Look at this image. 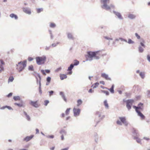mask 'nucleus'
I'll list each match as a JSON object with an SVG mask.
<instances>
[{"label": "nucleus", "mask_w": 150, "mask_h": 150, "mask_svg": "<svg viewBox=\"0 0 150 150\" xmlns=\"http://www.w3.org/2000/svg\"><path fill=\"white\" fill-rule=\"evenodd\" d=\"M94 57L96 59H98L100 58V57L98 56H96V55Z\"/></svg>", "instance_id": "60"}, {"label": "nucleus", "mask_w": 150, "mask_h": 150, "mask_svg": "<svg viewBox=\"0 0 150 150\" xmlns=\"http://www.w3.org/2000/svg\"><path fill=\"white\" fill-rule=\"evenodd\" d=\"M114 85L112 84L111 86V88L110 89H108L110 91L111 93H114Z\"/></svg>", "instance_id": "26"}, {"label": "nucleus", "mask_w": 150, "mask_h": 150, "mask_svg": "<svg viewBox=\"0 0 150 150\" xmlns=\"http://www.w3.org/2000/svg\"><path fill=\"white\" fill-rule=\"evenodd\" d=\"M45 72L47 73H50V70L48 69H46L45 70Z\"/></svg>", "instance_id": "61"}, {"label": "nucleus", "mask_w": 150, "mask_h": 150, "mask_svg": "<svg viewBox=\"0 0 150 150\" xmlns=\"http://www.w3.org/2000/svg\"><path fill=\"white\" fill-rule=\"evenodd\" d=\"M28 70L30 71H34L33 67L32 65H31L28 67Z\"/></svg>", "instance_id": "40"}, {"label": "nucleus", "mask_w": 150, "mask_h": 150, "mask_svg": "<svg viewBox=\"0 0 150 150\" xmlns=\"http://www.w3.org/2000/svg\"><path fill=\"white\" fill-rule=\"evenodd\" d=\"M135 17V16L133 14H129L128 16V18L131 19H133Z\"/></svg>", "instance_id": "27"}, {"label": "nucleus", "mask_w": 150, "mask_h": 150, "mask_svg": "<svg viewBox=\"0 0 150 150\" xmlns=\"http://www.w3.org/2000/svg\"><path fill=\"white\" fill-rule=\"evenodd\" d=\"M99 85V83L98 82H96L94 83V84L92 86V87L94 85L93 87V88H95L97 87Z\"/></svg>", "instance_id": "38"}, {"label": "nucleus", "mask_w": 150, "mask_h": 150, "mask_svg": "<svg viewBox=\"0 0 150 150\" xmlns=\"http://www.w3.org/2000/svg\"><path fill=\"white\" fill-rule=\"evenodd\" d=\"M55 26V24L53 23H51L50 25V27L51 28H54Z\"/></svg>", "instance_id": "41"}, {"label": "nucleus", "mask_w": 150, "mask_h": 150, "mask_svg": "<svg viewBox=\"0 0 150 150\" xmlns=\"http://www.w3.org/2000/svg\"><path fill=\"white\" fill-rule=\"evenodd\" d=\"M14 80V78L13 76L10 77L8 79V81L9 82H12Z\"/></svg>", "instance_id": "44"}, {"label": "nucleus", "mask_w": 150, "mask_h": 150, "mask_svg": "<svg viewBox=\"0 0 150 150\" xmlns=\"http://www.w3.org/2000/svg\"><path fill=\"white\" fill-rule=\"evenodd\" d=\"M98 51L91 52L88 51L87 52V54L86 55L85 57L86 58V61H91L93 60V58L97 55V54L98 53Z\"/></svg>", "instance_id": "2"}, {"label": "nucleus", "mask_w": 150, "mask_h": 150, "mask_svg": "<svg viewBox=\"0 0 150 150\" xmlns=\"http://www.w3.org/2000/svg\"><path fill=\"white\" fill-rule=\"evenodd\" d=\"M23 113L25 116L27 120L28 121H30V117L28 115L27 113L25 111H23Z\"/></svg>", "instance_id": "22"}, {"label": "nucleus", "mask_w": 150, "mask_h": 150, "mask_svg": "<svg viewBox=\"0 0 150 150\" xmlns=\"http://www.w3.org/2000/svg\"><path fill=\"white\" fill-rule=\"evenodd\" d=\"M60 133L61 134H64L66 135L67 134V132L64 129H62L60 132Z\"/></svg>", "instance_id": "32"}, {"label": "nucleus", "mask_w": 150, "mask_h": 150, "mask_svg": "<svg viewBox=\"0 0 150 150\" xmlns=\"http://www.w3.org/2000/svg\"><path fill=\"white\" fill-rule=\"evenodd\" d=\"M127 42L129 44H133L134 43V41H132L131 39H129L128 40V42Z\"/></svg>", "instance_id": "42"}, {"label": "nucleus", "mask_w": 150, "mask_h": 150, "mask_svg": "<svg viewBox=\"0 0 150 150\" xmlns=\"http://www.w3.org/2000/svg\"><path fill=\"white\" fill-rule=\"evenodd\" d=\"M147 58L148 60L150 62V56L149 55H148Z\"/></svg>", "instance_id": "57"}, {"label": "nucleus", "mask_w": 150, "mask_h": 150, "mask_svg": "<svg viewBox=\"0 0 150 150\" xmlns=\"http://www.w3.org/2000/svg\"><path fill=\"white\" fill-rule=\"evenodd\" d=\"M143 104L141 103H140L138 104L137 106L135 105L133 106V108L135 109L136 112L137 113L138 116L142 119L145 118V116L139 110H143Z\"/></svg>", "instance_id": "1"}, {"label": "nucleus", "mask_w": 150, "mask_h": 150, "mask_svg": "<svg viewBox=\"0 0 150 150\" xmlns=\"http://www.w3.org/2000/svg\"><path fill=\"white\" fill-rule=\"evenodd\" d=\"M67 38L69 40H73L74 39V37L72 33L70 32H67L66 33Z\"/></svg>", "instance_id": "13"}, {"label": "nucleus", "mask_w": 150, "mask_h": 150, "mask_svg": "<svg viewBox=\"0 0 150 150\" xmlns=\"http://www.w3.org/2000/svg\"><path fill=\"white\" fill-rule=\"evenodd\" d=\"M10 16L12 18H14L16 20H17L18 18L17 16L14 13H11L10 14Z\"/></svg>", "instance_id": "23"}, {"label": "nucleus", "mask_w": 150, "mask_h": 150, "mask_svg": "<svg viewBox=\"0 0 150 150\" xmlns=\"http://www.w3.org/2000/svg\"><path fill=\"white\" fill-rule=\"evenodd\" d=\"M14 104L20 107H24L25 106V105L23 103V102L22 101H21L20 103H15Z\"/></svg>", "instance_id": "17"}, {"label": "nucleus", "mask_w": 150, "mask_h": 150, "mask_svg": "<svg viewBox=\"0 0 150 150\" xmlns=\"http://www.w3.org/2000/svg\"><path fill=\"white\" fill-rule=\"evenodd\" d=\"M132 130V136L134 137V138L139 136V135L137 130L135 128H133Z\"/></svg>", "instance_id": "9"}, {"label": "nucleus", "mask_w": 150, "mask_h": 150, "mask_svg": "<svg viewBox=\"0 0 150 150\" xmlns=\"http://www.w3.org/2000/svg\"><path fill=\"white\" fill-rule=\"evenodd\" d=\"M104 105L106 109H108L109 108V105L108 103H107V100H105L104 101Z\"/></svg>", "instance_id": "28"}, {"label": "nucleus", "mask_w": 150, "mask_h": 150, "mask_svg": "<svg viewBox=\"0 0 150 150\" xmlns=\"http://www.w3.org/2000/svg\"><path fill=\"white\" fill-rule=\"evenodd\" d=\"M39 91L40 94H41L42 93V92L41 90V83L40 82L39 83Z\"/></svg>", "instance_id": "29"}, {"label": "nucleus", "mask_w": 150, "mask_h": 150, "mask_svg": "<svg viewBox=\"0 0 150 150\" xmlns=\"http://www.w3.org/2000/svg\"><path fill=\"white\" fill-rule=\"evenodd\" d=\"M109 0H101V2L103 4V5L101 6L102 8L106 10H109L110 9V6L107 5V1H109Z\"/></svg>", "instance_id": "7"}, {"label": "nucleus", "mask_w": 150, "mask_h": 150, "mask_svg": "<svg viewBox=\"0 0 150 150\" xmlns=\"http://www.w3.org/2000/svg\"><path fill=\"white\" fill-rule=\"evenodd\" d=\"M13 99L15 101L20 100L21 99L20 98L19 96H14Z\"/></svg>", "instance_id": "31"}, {"label": "nucleus", "mask_w": 150, "mask_h": 150, "mask_svg": "<svg viewBox=\"0 0 150 150\" xmlns=\"http://www.w3.org/2000/svg\"><path fill=\"white\" fill-rule=\"evenodd\" d=\"M140 45H141V46L142 47H143L145 48V45H144V44L142 42H141L140 43Z\"/></svg>", "instance_id": "58"}, {"label": "nucleus", "mask_w": 150, "mask_h": 150, "mask_svg": "<svg viewBox=\"0 0 150 150\" xmlns=\"http://www.w3.org/2000/svg\"><path fill=\"white\" fill-rule=\"evenodd\" d=\"M26 60H24L22 63V62L21 61L18 63V64H16V66L17 67L16 68L17 70H18L19 72L22 71L25 68L26 66Z\"/></svg>", "instance_id": "3"}, {"label": "nucleus", "mask_w": 150, "mask_h": 150, "mask_svg": "<svg viewBox=\"0 0 150 150\" xmlns=\"http://www.w3.org/2000/svg\"><path fill=\"white\" fill-rule=\"evenodd\" d=\"M23 11L26 14H30L31 12L30 9L28 7H23L22 8Z\"/></svg>", "instance_id": "11"}, {"label": "nucleus", "mask_w": 150, "mask_h": 150, "mask_svg": "<svg viewBox=\"0 0 150 150\" xmlns=\"http://www.w3.org/2000/svg\"><path fill=\"white\" fill-rule=\"evenodd\" d=\"M94 137H95V141L96 142H97L98 138V136L97 133H95L94 135Z\"/></svg>", "instance_id": "30"}, {"label": "nucleus", "mask_w": 150, "mask_h": 150, "mask_svg": "<svg viewBox=\"0 0 150 150\" xmlns=\"http://www.w3.org/2000/svg\"><path fill=\"white\" fill-rule=\"evenodd\" d=\"M139 75L142 79H144L145 77V74L144 72H140L139 73Z\"/></svg>", "instance_id": "35"}, {"label": "nucleus", "mask_w": 150, "mask_h": 150, "mask_svg": "<svg viewBox=\"0 0 150 150\" xmlns=\"http://www.w3.org/2000/svg\"><path fill=\"white\" fill-rule=\"evenodd\" d=\"M68 149H69V148L67 147V148H65L62 149H61V150H68Z\"/></svg>", "instance_id": "64"}, {"label": "nucleus", "mask_w": 150, "mask_h": 150, "mask_svg": "<svg viewBox=\"0 0 150 150\" xmlns=\"http://www.w3.org/2000/svg\"><path fill=\"white\" fill-rule=\"evenodd\" d=\"M12 93H10L7 95V96L9 98L12 96Z\"/></svg>", "instance_id": "55"}, {"label": "nucleus", "mask_w": 150, "mask_h": 150, "mask_svg": "<svg viewBox=\"0 0 150 150\" xmlns=\"http://www.w3.org/2000/svg\"><path fill=\"white\" fill-rule=\"evenodd\" d=\"M30 104L32 106L35 108H37L38 107L37 101H31L30 102Z\"/></svg>", "instance_id": "14"}, {"label": "nucleus", "mask_w": 150, "mask_h": 150, "mask_svg": "<svg viewBox=\"0 0 150 150\" xmlns=\"http://www.w3.org/2000/svg\"><path fill=\"white\" fill-rule=\"evenodd\" d=\"M124 102L126 103V107L128 110H130L131 108V105L134 102V100L133 99H129L126 100L125 99L123 100Z\"/></svg>", "instance_id": "6"}, {"label": "nucleus", "mask_w": 150, "mask_h": 150, "mask_svg": "<svg viewBox=\"0 0 150 150\" xmlns=\"http://www.w3.org/2000/svg\"><path fill=\"white\" fill-rule=\"evenodd\" d=\"M59 42H57L56 43H52V44L51 46L53 47H55L58 44H59Z\"/></svg>", "instance_id": "47"}, {"label": "nucleus", "mask_w": 150, "mask_h": 150, "mask_svg": "<svg viewBox=\"0 0 150 150\" xmlns=\"http://www.w3.org/2000/svg\"><path fill=\"white\" fill-rule=\"evenodd\" d=\"M96 115H98V117L100 118L99 119V120L97 121H96V119H95V121H96V125L95 126V127H96V126L98 124V123H99L100 121L101 120H102L105 117L104 115H103L102 116H101V113L99 111L96 112Z\"/></svg>", "instance_id": "8"}, {"label": "nucleus", "mask_w": 150, "mask_h": 150, "mask_svg": "<svg viewBox=\"0 0 150 150\" xmlns=\"http://www.w3.org/2000/svg\"><path fill=\"white\" fill-rule=\"evenodd\" d=\"M81 110L80 109H77L75 108H74L73 109V111L74 113V116H76L79 115Z\"/></svg>", "instance_id": "10"}, {"label": "nucleus", "mask_w": 150, "mask_h": 150, "mask_svg": "<svg viewBox=\"0 0 150 150\" xmlns=\"http://www.w3.org/2000/svg\"><path fill=\"white\" fill-rule=\"evenodd\" d=\"M147 96L149 97H150V90H148L147 91Z\"/></svg>", "instance_id": "56"}, {"label": "nucleus", "mask_w": 150, "mask_h": 150, "mask_svg": "<svg viewBox=\"0 0 150 150\" xmlns=\"http://www.w3.org/2000/svg\"><path fill=\"white\" fill-rule=\"evenodd\" d=\"M50 46L49 47H47V46L45 48V50H49L50 49Z\"/></svg>", "instance_id": "59"}, {"label": "nucleus", "mask_w": 150, "mask_h": 150, "mask_svg": "<svg viewBox=\"0 0 150 150\" xmlns=\"http://www.w3.org/2000/svg\"><path fill=\"white\" fill-rule=\"evenodd\" d=\"M43 11V9L42 8H39L37 9V12L38 13H40L41 12Z\"/></svg>", "instance_id": "43"}, {"label": "nucleus", "mask_w": 150, "mask_h": 150, "mask_svg": "<svg viewBox=\"0 0 150 150\" xmlns=\"http://www.w3.org/2000/svg\"><path fill=\"white\" fill-rule=\"evenodd\" d=\"M49 102V101L48 100H45L44 101V105L45 106H47Z\"/></svg>", "instance_id": "49"}, {"label": "nucleus", "mask_w": 150, "mask_h": 150, "mask_svg": "<svg viewBox=\"0 0 150 150\" xmlns=\"http://www.w3.org/2000/svg\"><path fill=\"white\" fill-rule=\"evenodd\" d=\"M60 95L64 99V101L65 102L67 101V99L65 97V95L64 94V93L63 92L61 91L60 92Z\"/></svg>", "instance_id": "19"}, {"label": "nucleus", "mask_w": 150, "mask_h": 150, "mask_svg": "<svg viewBox=\"0 0 150 150\" xmlns=\"http://www.w3.org/2000/svg\"><path fill=\"white\" fill-rule=\"evenodd\" d=\"M46 80L47 82L50 83L51 80V77L50 76L47 77L46 79Z\"/></svg>", "instance_id": "45"}, {"label": "nucleus", "mask_w": 150, "mask_h": 150, "mask_svg": "<svg viewBox=\"0 0 150 150\" xmlns=\"http://www.w3.org/2000/svg\"><path fill=\"white\" fill-rule=\"evenodd\" d=\"M50 96H51L53 95L54 93V91H51L49 92Z\"/></svg>", "instance_id": "52"}, {"label": "nucleus", "mask_w": 150, "mask_h": 150, "mask_svg": "<svg viewBox=\"0 0 150 150\" xmlns=\"http://www.w3.org/2000/svg\"><path fill=\"white\" fill-rule=\"evenodd\" d=\"M101 92L102 93H105L107 96H108L109 94V92L107 91L101 90Z\"/></svg>", "instance_id": "33"}, {"label": "nucleus", "mask_w": 150, "mask_h": 150, "mask_svg": "<svg viewBox=\"0 0 150 150\" xmlns=\"http://www.w3.org/2000/svg\"><path fill=\"white\" fill-rule=\"evenodd\" d=\"M79 64V62L77 60L75 59L74 60V64H73L74 66H76L78 65Z\"/></svg>", "instance_id": "36"}, {"label": "nucleus", "mask_w": 150, "mask_h": 150, "mask_svg": "<svg viewBox=\"0 0 150 150\" xmlns=\"http://www.w3.org/2000/svg\"><path fill=\"white\" fill-rule=\"evenodd\" d=\"M104 38L108 40H112V38H109L107 36H105L104 37Z\"/></svg>", "instance_id": "53"}, {"label": "nucleus", "mask_w": 150, "mask_h": 150, "mask_svg": "<svg viewBox=\"0 0 150 150\" xmlns=\"http://www.w3.org/2000/svg\"><path fill=\"white\" fill-rule=\"evenodd\" d=\"M62 69L61 67H60L58 68H57L55 70V71L56 72H58L59 71H60Z\"/></svg>", "instance_id": "48"}, {"label": "nucleus", "mask_w": 150, "mask_h": 150, "mask_svg": "<svg viewBox=\"0 0 150 150\" xmlns=\"http://www.w3.org/2000/svg\"><path fill=\"white\" fill-rule=\"evenodd\" d=\"M6 108H7L9 110H13V109L11 108V106H8V105H5L4 106H3L0 108V109L1 110H4V109Z\"/></svg>", "instance_id": "18"}, {"label": "nucleus", "mask_w": 150, "mask_h": 150, "mask_svg": "<svg viewBox=\"0 0 150 150\" xmlns=\"http://www.w3.org/2000/svg\"><path fill=\"white\" fill-rule=\"evenodd\" d=\"M119 118L120 120H117L116 123L117 124L122 125V123H123L124 125L127 126L128 125V122L126 121V118L125 117H119Z\"/></svg>", "instance_id": "5"}, {"label": "nucleus", "mask_w": 150, "mask_h": 150, "mask_svg": "<svg viewBox=\"0 0 150 150\" xmlns=\"http://www.w3.org/2000/svg\"><path fill=\"white\" fill-rule=\"evenodd\" d=\"M135 35L136 36V37L137 38V39H139L140 38V36L138 35V34L137 33H135Z\"/></svg>", "instance_id": "50"}, {"label": "nucleus", "mask_w": 150, "mask_h": 150, "mask_svg": "<svg viewBox=\"0 0 150 150\" xmlns=\"http://www.w3.org/2000/svg\"><path fill=\"white\" fill-rule=\"evenodd\" d=\"M74 65H73V64H71L69 67H68V68L67 69V71H71L73 67H74Z\"/></svg>", "instance_id": "24"}, {"label": "nucleus", "mask_w": 150, "mask_h": 150, "mask_svg": "<svg viewBox=\"0 0 150 150\" xmlns=\"http://www.w3.org/2000/svg\"><path fill=\"white\" fill-rule=\"evenodd\" d=\"M77 106L78 107L82 103V102L81 100L79 99L77 101Z\"/></svg>", "instance_id": "34"}, {"label": "nucleus", "mask_w": 150, "mask_h": 150, "mask_svg": "<svg viewBox=\"0 0 150 150\" xmlns=\"http://www.w3.org/2000/svg\"><path fill=\"white\" fill-rule=\"evenodd\" d=\"M28 60L30 61H31L33 60V58L30 57H29L28 58Z\"/></svg>", "instance_id": "54"}, {"label": "nucleus", "mask_w": 150, "mask_h": 150, "mask_svg": "<svg viewBox=\"0 0 150 150\" xmlns=\"http://www.w3.org/2000/svg\"><path fill=\"white\" fill-rule=\"evenodd\" d=\"M101 76L102 77L104 78L107 80H109L110 81L111 80V78L108 77V75L105 74V73H102L101 74Z\"/></svg>", "instance_id": "15"}, {"label": "nucleus", "mask_w": 150, "mask_h": 150, "mask_svg": "<svg viewBox=\"0 0 150 150\" xmlns=\"http://www.w3.org/2000/svg\"><path fill=\"white\" fill-rule=\"evenodd\" d=\"M100 83L101 84H102L103 85H104L105 84V82L103 81H100Z\"/></svg>", "instance_id": "63"}, {"label": "nucleus", "mask_w": 150, "mask_h": 150, "mask_svg": "<svg viewBox=\"0 0 150 150\" xmlns=\"http://www.w3.org/2000/svg\"><path fill=\"white\" fill-rule=\"evenodd\" d=\"M139 137H135L134 138V139L135 140H136L137 142L138 143H140L141 144V140L139 138Z\"/></svg>", "instance_id": "25"}, {"label": "nucleus", "mask_w": 150, "mask_h": 150, "mask_svg": "<svg viewBox=\"0 0 150 150\" xmlns=\"http://www.w3.org/2000/svg\"><path fill=\"white\" fill-rule=\"evenodd\" d=\"M71 108H68L65 111V114L66 115H69V112H70V110Z\"/></svg>", "instance_id": "37"}, {"label": "nucleus", "mask_w": 150, "mask_h": 150, "mask_svg": "<svg viewBox=\"0 0 150 150\" xmlns=\"http://www.w3.org/2000/svg\"><path fill=\"white\" fill-rule=\"evenodd\" d=\"M94 92L93 91H92V88L90 89L88 91L89 93H92Z\"/></svg>", "instance_id": "62"}, {"label": "nucleus", "mask_w": 150, "mask_h": 150, "mask_svg": "<svg viewBox=\"0 0 150 150\" xmlns=\"http://www.w3.org/2000/svg\"><path fill=\"white\" fill-rule=\"evenodd\" d=\"M138 49L139 51L140 52L142 53L143 52L144 49L141 46L139 47Z\"/></svg>", "instance_id": "39"}, {"label": "nucleus", "mask_w": 150, "mask_h": 150, "mask_svg": "<svg viewBox=\"0 0 150 150\" xmlns=\"http://www.w3.org/2000/svg\"><path fill=\"white\" fill-rule=\"evenodd\" d=\"M35 59L37 64L40 65L45 64L46 57L45 56L43 55L42 57H37Z\"/></svg>", "instance_id": "4"}, {"label": "nucleus", "mask_w": 150, "mask_h": 150, "mask_svg": "<svg viewBox=\"0 0 150 150\" xmlns=\"http://www.w3.org/2000/svg\"><path fill=\"white\" fill-rule=\"evenodd\" d=\"M34 72L35 73V74H34V75H36L37 77H38V78H39V83H40V82L41 83V76H40V74L39 73H37L35 71H34Z\"/></svg>", "instance_id": "21"}, {"label": "nucleus", "mask_w": 150, "mask_h": 150, "mask_svg": "<svg viewBox=\"0 0 150 150\" xmlns=\"http://www.w3.org/2000/svg\"><path fill=\"white\" fill-rule=\"evenodd\" d=\"M60 77L61 80H63L64 79H66L67 76L66 74H60Z\"/></svg>", "instance_id": "20"}, {"label": "nucleus", "mask_w": 150, "mask_h": 150, "mask_svg": "<svg viewBox=\"0 0 150 150\" xmlns=\"http://www.w3.org/2000/svg\"><path fill=\"white\" fill-rule=\"evenodd\" d=\"M41 72L43 75H46L45 70L42 69L41 70Z\"/></svg>", "instance_id": "51"}, {"label": "nucleus", "mask_w": 150, "mask_h": 150, "mask_svg": "<svg viewBox=\"0 0 150 150\" xmlns=\"http://www.w3.org/2000/svg\"><path fill=\"white\" fill-rule=\"evenodd\" d=\"M34 137L33 135H31L30 136H27L24 138L23 140L26 142H28L30 140Z\"/></svg>", "instance_id": "16"}, {"label": "nucleus", "mask_w": 150, "mask_h": 150, "mask_svg": "<svg viewBox=\"0 0 150 150\" xmlns=\"http://www.w3.org/2000/svg\"><path fill=\"white\" fill-rule=\"evenodd\" d=\"M46 137L49 138L53 139L54 138V136L53 135L46 136Z\"/></svg>", "instance_id": "46"}, {"label": "nucleus", "mask_w": 150, "mask_h": 150, "mask_svg": "<svg viewBox=\"0 0 150 150\" xmlns=\"http://www.w3.org/2000/svg\"><path fill=\"white\" fill-rule=\"evenodd\" d=\"M113 13H114L117 18L120 20H122L123 19L121 14L118 12H116L115 11H113Z\"/></svg>", "instance_id": "12"}]
</instances>
